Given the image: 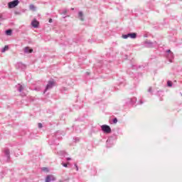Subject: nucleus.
<instances>
[{
    "label": "nucleus",
    "instance_id": "17",
    "mask_svg": "<svg viewBox=\"0 0 182 182\" xmlns=\"http://www.w3.org/2000/svg\"><path fill=\"white\" fill-rule=\"evenodd\" d=\"M122 38L123 39H127V38H129V34L122 35Z\"/></svg>",
    "mask_w": 182,
    "mask_h": 182
},
{
    "label": "nucleus",
    "instance_id": "29",
    "mask_svg": "<svg viewBox=\"0 0 182 182\" xmlns=\"http://www.w3.org/2000/svg\"><path fill=\"white\" fill-rule=\"evenodd\" d=\"M76 141H79V139H75Z\"/></svg>",
    "mask_w": 182,
    "mask_h": 182
},
{
    "label": "nucleus",
    "instance_id": "6",
    "mask_svg": "<svg viewBox=\"0 0 182 182\" xmlns=\"http://www.w3.org/2000/svg\"><path fill=\"white\" fill-rule=\"evenodd\" d=\"M145 46L146 48H153V46H154V43L151 41H146L145 42Z\"/></svg>",
    "mask_w": 182,
    "mask_h": 182
},
{
    "label": "nucleus",
    "instance_id": "12",
    "mask_svg": "<svg viewBox=\"0 0 182 182\" xmlns=\"http://www.w3.org/2000/svg\"><path fill=\"white\" fill-rule=\"evenodd\" d=\"M4 153H5V155L6 156V157H8V159H9L10 154H11V152L9 151V149H6Z\"/></svg>",
    "mask_w": 182,
    "mask_h": 182
},
{
    "label": "nucleus",
    "instance_id": "24",
    "mask_svg": "<svg viewBox=\"0 0 182 182\" xmlns=\"http://www.w3.org/2000/svg\"><path fill=\"white\" fill-rule=\"evenodd\" d=\"M62 166H63V167H68V164L63 163Z\"/></svg>",
    "mask_w": 182,
    "mask_h": 182
},
{
    "label": "nucleus",
    "instance_id": "30",
    "mask_svg": "<svg viewBox=\"0 0 182 182\" xmlns=\"http://www.w3.org/2000/svg\"><path fill=\"white\" fill-rule=\"evenodd\" d=\"M32 6V8H33V6Z\"/></svg>",
    "mask_w": 182,
    "mask_h": 182
},
{
    "label": "nucleus",
    "instance_id": "1",
    "mask_svg": "<svg viewBox=\"0 0 182 182\" xmlns=\"http://www.w3.org/2000/svg\"><path fill=\"white\" fill-rule=\"evenodd\" d=\"M53 86H55V81H53V80L48 81L43 93H46V92H48V90L52 89V87H53Z\"/></svg>",
    "mask_w": 182,
    "mask_h": 182
},
{
    "label": "nucleus",
    "instance_id": "3",
    "mask_svg": "<svg viewBox=\"0 0 182 182\" xmlns=\"http://www.w3.org/2000/svg\"><path fill=\"white\" fill-rule=\"evenodd\" d=\"M101 129L102 132H104V133H107V134L112 133V129L109 125H106V124L102 125Z\"/></svg>",
    "mask_w": 182,
    "mask_h": 182
},
{
    "label": "nucleus",
    "instance_id": "13",
    "mask_svg": "<svg viewBox=\"0 0 182 182\" xmlns=\"http://www.w3.org/2000/svg\"><path fill=\"white\" fill-rule=\"evenodd\" d=\"M6 35H7V36H11V35H12V30L11 29L6 30Z\"/></svg>",
    "mask_w": 182,
    "mask_h": 182
},
{
    "label": "nucleus",
    "instance_id": "10",
    "mask_svg": "<svg viewBox=\"0 0 182 182\" xmlns=\"http://www.w3.org/2000/svg\"><path fill=\"white\" fill-rule=\"evenodd\" d=\"M78 18L80 19V21H85V18H83V12L82 11L78 12Z\"/></svg>",
    "mask_w": 182,
    "mask_h": 182
},
{
    "label": "nucleus",
    "instance_id": "27",
    "mask_svg": "<svg viewBox=\"0 0 182 182\" xmlns=\"http://www.w3.org/2000/svg\"><path fill=\"white\" fill-rule=\"evenodd\" d=\"M139 105H143V101L140 100L139 101Z\"/></svg>",
    "mask_w": 182,
    "mask_h": 182
},
{
    "label": "nucleus",
    "instance_id": "9",
    "mask_svg": "<svg viewBox=\"0 0 182 182\" xmlns=\"http://www.w3.org/2000/svg\"><path fill=\"white\" fill-rule=\"evenodd\" d=\"M16 68H17L18 69H25L26 66H25V65H24L23 63H18L16 64Z\"/></svg>",
    "mask_w": 182,
    "mask_h": 182
},
{
    "label": "nucleus",
    "instance_id": "21",
    "mask_svg": "<svg viewBox=\"0 0 182 182\" xmlns=\"http://www.w3.org/2000/svg\"><path fill=\"white\" fill-rule=\"evenodd\" d=\"M42 127H43L42 123H38V128L42 129Z\"/></svg>",
    "mask_w": 182,
    "mask_h": 182
},
{
    "label": "nucleus",
    "instance_id": "15",
    "mask_svg": "<svg viewBox=\"0 0 182 182\" xmlns=\"http://www.w3.org/2000/svg\"><path fill=\"white\" fill-rule=\"evenodd\" d=\"M9 49V47L8 46H5L4 48L1 50V52H5L6 50H8Z\"/></svg>",
    "mask_w": 182,
    "mask_h": 182
},
{
    "label": "nucleus",
    "instance_id": "8",
    "mask_svg": "<svg viewBox=\"0 0 182 182\" xmlns=\"http://www.w3.org/2000/svg\"><path fill=\"white\" fill-rule=\"evenodd\" d=\"M33 50L29 47H25L24 48V53H32Z\"/></svg>",
    "mask_w": 182,
    "mask_h": 182
},
{
    "label": "nucleus",
    "instance_id": "7",
    "mask_svg": "<svg viewBox=\"0 0 182 182\" xmlns=\"http://www.w3.org/2000/svg\"><path fill=\"white\" fill-rule=\"evenodd\" d=\"M128 38H131V39H136V38H137V34L136 33H128Z\"/></svg>",
    "mask_w": 182,
    "mask_h": 182
},
{
    "label": "nucleus",
    "instance_id": "16",
    "mask_svg": "<svg viewBox=\"0 0 182 182\" xmlns=\"http://www.w3.org/2000/svg\"><path fill=\"white\" fill-rule=\"evenodd\" d=\"M167 85L169 87H171V86H173V82H171V81H168Z\"/></svg>",
    "mask_w": 182,
    "mask_h": 182
},
{
    "label": "nucleus",
    "instance_id": "25",
    "mask_svg": "<svg viewBox=\"0 0 182 182\" xmlns=\"http://www.w3.org/2000/svg\"><path fill=\"white\" fill-rule=\"evenodd\" d=\"M4 18H2V15L0 14V21H3Z\"/></svg>",
    "mask_w": 182,
    "mask_h": 182
},
{
    "label": "nucleus",
    "instance_id": "23",
    "mask_svg": "<svg viewBox=\"0 0 182 182\" xmlns=\"http://www.w3.org/2000/svg\"><path fill=\"white\" fill-rule=\"evenodd\" d=\"M151 90H152V88H151V87H150L148 89V92H149V93H151Z\"/></svg>",
    "mask_w": 182,
    "mask_h": 182
},
{
    "label": "nucleus",
    "instance_id": "14",
    "mask_svg": "<svg viewBox=\"0 0 182 182\" xmlns=\"http://www.w3.org/2000/svg\"><path fill=\"white\" fill-rule=\"evenodd\" d=\"M18 92H22L23 90V86L21 85L20 84L18 85Z\"/></svg>",
    "mask_w": 182,
    "mask_h": 182
},
{
    "label": "nucleus",
    "instance_id": "26",
    "mask_svg": "<svg viewBox=\"0 0 182 182\" xmlns=\"http://www.w3.org/2000/svg\"><path fill=\"white\" fill-rule=\"evenodd\" d=\"M52 21H53L52 18H50L49 21H48L49 23H52Z\"/></svg>",
    "mask_w": 182,
    "mask_h": 182
},
{
    "label": "nucleus",
    "instance_id": "19",
    "mask_svg": "<svg viewBox=\"0 0 182 182\" xmlns=\"http://www.w3.org/2000/svg\"><path fill=\"white\" fill-rule=\"evenodd\" d=\"M42 171L48 172V171H49V169L48 168H46V167H43V168H42Z\"/></svg>",
    "mask_w": 182,
    "mask_h": 182
},
{
    "label": "nucleus",
    "instance_id": "4",
    "mask_svg": "<svg viewBox=\"0 0 182 182\" xmlns=\"http://www.w3.org/2000/svg\"><path fill=\"white\" fill-rule=\"evenodd\" d=\"M56 181V178H55V176L53 175H48L46 177V182H52V181Z\"/></svg>",
    "mask_w": 182,
    "mask_h": 182
},
{
    "label": "nucleus",
    "instance_id": "5",
    "mask_svg": "<svg viewBox=\"0 0 182 182\" xmlns=\"http://www.w3.org/2000/svg\"><path fill=\"white\" fill-rule=\"evenodd\" d=\"M31 26L33 28H38L39 26V21L36 20V18H34L33 21L31 22Z\"/></svg>",
    "mask_w": 182,
    "mask_h": 182
},
{
    "label": "nucleus",
    "instance_id": "20",
    "mask_svg": "<svg viewBox=\"0 0 182 182\" xmlns=\"http://www.w3.org/2000/svg\"><path fill=\"white\" fill-rule=\"evenodd\" d=\"M113 123H114V124H116V123H117V118H114L113 119Z\"/></svg>",
    "mask_w": 182,
    "mask_h": 182
},
{
    "label": "nucleus",
    "instance_id": "28",
    "mask_svg": "<svg viewBox=\"0 0 182 182\" xmlns=\"http://www.w3.org/2000/svg\"><path fill=\"white\" fill-rule=\"evenodd\" d=\"M70 160H72V159L71 158H67L68 161H70Z\"/></svg>",
    "mask_w": 182,
    "mask_h": 182
},
{
    "label": "nucleus",
    "instance_id": "22",
    "mask_svg": "<svg viewBox=\"0 0 182 182\" xmlns=\"http://www.w3.org/2000/svg\"><path fill=\"white\" fill-rule=\"evenodd\" d=\"M75 166L76 171H79V166H77L76 164H75Z\"/></svg>",
    "mask_w": 182,
    "mask_h": 182
},
{
    "label": "nucleus",
    "instance_id": "2",
    "mask_svg": "<svg viewBox=\"0 0 182 182\" xmlns=\"http://www.w3.org/2000/svg\"><path fill=\"white\" fill-rule=\"evenodd\" d=\"M19 4V0H14L13 1H10L8 4V6L10 9H12V8H15L16 6H18Z\"/></svg>",
    "mask_w": 182,
    "mask_h": 182
},
{
    "label": "nucleus",
    "instance_id": "11",
    "mask_svg": "<svg viewBox=\"0 0 182 182\" xmlns=\"http://www.w3.org/2000/svg\"><path fill=\"white\" fill-rule=\"evenodd\" d=\"M136 102H137V99L136 97H133L130 100L129 103L131 105H134L136 103Z\"/></svg>",
    "mask_w": 182,
    "mask_h": 182
},
{
    "label": "nucleus",
    "instance_id": "18",
    "mask_svg": "<svg viewBox=\"0 0 182 182\" xmlns=\"http://www.w3.org/2000/svg\"><path fill=\"white\" fill-rule=\"evenodd\" d=\"M166 52H167L168 53H170V57H171V58H173V53H171V50H167Z\"/></svg>",
    "mask_w": 182,
    "mask_h": 182
}]
</instances>
